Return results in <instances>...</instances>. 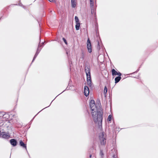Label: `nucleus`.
Masks as SVG:
<instances>
[{
	"instance_id": "obj_32",
	"label": "nucleus",
	"mask_w": 158,
	"mask_h": 158,
	"mask_svg": "<svg viewBox=\"0 0 158 158\" xmlns=\"http://www.w3.org/2000/svg\"><path fill=\"white\" fill-rule=\"evenodd\" d=\"M57 97V96H56V97H55V98L52 101V102H51V103H52V102L55 99V98H56V97Z\"/></svg>"
},
{
	"instance_id": "obj_8",
	"label": "nucleus",
	"mask_w": 158,
	"mask_h": 158,
	"mask_svg": "<svg viewBox=\"0 0 158 158\" xmlns=\"http://www.w3.org/2000/svg\"><path fill=\"white\" fill-rule=\"evenodd\" d=\"M2 133L0 134V136H1L2 135V137L3 138L6 139H9L10 137V135L7 133L6 134L5 132H2Z\"/></svg>"
},
{
	"instance_id": "obj_39",
	"label": "nucleus",
	"mask_w": 158,
	"mask_h": 158,
	"mask_svg": "<svg viewBox=\"0 0 158 158\" xmlns=\"http://www.w3.org/2000/svg\"><path fill=\"white\" fill-rule=\"evenodd\" d=\"M99 45V42H98V45Z\"/></svg>"
},
{
	"instance_id": "obj_1",
	"label": "nucleus",
	"mask_w": 158,
	"mask_h": 158,
	"mask_svg": "<svg viewBox=\"0 0 158 158\" xmlns=\"http://www.w3.org/2000/svg\"><path fill=\"white\" fill-rule=\"evenodd\" d=\"M89 107L92 112V115L93 120L95 123H98V129L101 130L102 128V121L103 118V112L102 108L97 107L95 102L93 100L89 102Z\"/></svg>"
},
{
	"instance_id": "obj_2",
	"label": "nucleus",
	"mask_w": 158,
	"mask_h": 158,
	"mask_svg": "<svg viewBox=\"0 0 158 158\" xmlns=\"http://www.w3.org/2000/svg\"><path fill=\"white\" fill-rule=\"evenodd\" d=\"M85 69L87 77V84L91 89L93 88V87L92 86V82L91 79L90 67L89 65L85 64Z\"/></svg>"
},
{
	"instance_id": "obj_14",
	"label": "nucleus",
	"mask_w": 158,
	"mask_h": 158,
	"mask_svg": "<svg viewBox=\"0 0 158 158\" xmlns=\"http://www.w3.org/2000/svg\"><path fill=\"white\" fill-rule=\"evenodd\" d=\"M91 14L93 15L94 13V15L96 19V12L95 11V10L94 9V7L93 8H91Z\"/></svg>"
},
{
	"instance_id": "obj_21",
	"label": "nucleus",
	"mask_w": 158,
	"mask_h": 158,
	"mask_svg": "<svg viewBox=\"0 0 158 158\" xmlns=\"http://www.w3.org/2000/svg\"><path fill=\"white\" fill-rule=\"evenodd\" d=\"M51 103L50 104V105L48 106H47L45 108H44V109H43L42 110H41L40 111H39L34 117V118H33V119L31 120V121H32V120L34 119V118L39 113H40V111H41L42 110H43L44 109L48 107L49 106L51 105Z\"/></svg>"
},
{
	"instance_id": "obj_28",
	"label": "nucleus",
	"mask_w": 158,
	"mask_h": 158,
	"mask_svg": "<svg viewBox=\"0 0 158 158\" xmlns=\"http://www.w3.org/2000/svg\"><path fill=\"white\" fill-rule=\"evenodd\" d=\"M48 1L50 2H53V0H48Z\"/></svg>"
},
{
	"instance_id": "obj_22",
	"label": "nucleus",
	"mask_w": 158,
	"mask_h": 158,
	"mask_svg": "<svg viewBox=\"0 0 158 158\" xmlns=\"http://www.w3.org/2000/svg\"><path fill=\"white\" fill-rule=\"evenodd\" d=\"M62 40L64 42V43H65V44H67V43L66 39L64 38L63 37L62 38Z\"/></svg>"
},
{
	"instance_id": "obj_13",
	"label": "nucleus",
	"mask_w": 158,
	"mask_h": 158,
	"mask_svg": "<svg viewBox=\"0 0 158 158\" xmlns=\"http://www.w3.org/2000/svg\"><path fill=\"white\" fill-rule=\"evenodd\" d=\"M90 4L91 8L94 7V2L93 0H90Z\"/></svg>"
},
{
	"instance_id": "obj_16",
	"label": "nucleus",
	"mask_w": 158,
	"mask_h": 158,
	"mask_svg": "<svg viewBox=\"0 0 158 158\" xmlns=\"http://www.w3.org/2000/svg\"><path fill=\"white\" fill-rule=\"evenodd\" d=\"M38 54H39L38 53H37L36 52L35 53L31 64L33 62V61H34V60H35V58H36Z\"/></svg>"
},
{
	"instance_id": "obj_6",
	"label": "nucleus",
	"mask_w": 158,
	"mask_h": 158,
	"mask_svg": "<svg viewBox=\"0 0 158 158\" xmlns=\"http://www.w3.org/2000/svg\"><path fill=\"white\" fill-rule=\"evenodd\" d=\"M84 95L87 97L89 94V87L87 86H85L84 88Z\"/></svg>"
},
{
	"instance_id": "obj_20",
	"label": "nucleus",
	"mask_w": 158,
	"mask_h": 158,
	"mask_svg": "<svg viewBox=\"0 0 158 158\" xmlns=\"http://www.w3.org/2000/svg\"><path fill=\"white\" fill-rule=\"evenodd\" d=\"M41 50V48H39V47H38V48H37V50H36V52L37 53L39 54V53H40V51Z\"/></svg>"
},
{
	"instance_id": "obj_10",
	"label": "nucleus",
	"mask_w": 158,
	"mask_h": 158,
	"mask_svg": "<svg viewBox=\"0 0 158 158\" xmlns=\"http://www.w3.org/2000/svg\"><path fill=\"white\" fill-rule=\"evenodd\" d=\"M71 6L72 8H75L76 6V2L75 0H71Z\"/></svg>"
},
{
	"instance_id": "obj_35",
	"label": "nucleus",
	"mask_w": 158,
	"mask_h": 158,
	"mask_svg": "<svg viewBox=\"0 0 158 158\" xmlns=\"http://www.w3.org/2000/svg\"><path fill=\"white\" fill-rule=\"evenodd\" d=\"M62 93V92L61 93H60V94H59V95H57V96H59V95L60 94H61V93Z\"/></svg>"
},
{
	"instance_id": "obj_37",
	"label": "nucleus",
	"mask_w": 158,
	"mask_h": 158,
	"mask_svg": "<svg viewBox=\"0 0 158 158\" xmlns=\"http://www.w3.org/2000/svg\"><path fill=\"white\" fill-rule=\"evenodd\" d=\"M62 93V92L61 93H60V94H59V95H57V96H59V95L60 94H61V93Z\"/></svg>"
},
{
	"instance_id": "obj_34",
	"label": "nucleus",
	"mask_w": 158,
	"mask_h": 158,
	"mask_svg": "<svg viewBox=\"0 0 158 158\" xmlns=\"http://www.w3.org/2000/svg\"><path fill=\"white\" fill-rule=\"evenodd\" d=\"M2 16H1V17L0 18V20H1V19H2Z\"/></svg>"
},
{
	"instance_id": "obj_7",
	"label": "nucleus",
	"mask_w": 158,
	"mask_h": 158,
	"mask_svg": "<svg viewBox=\"0 0 158 158\" xmlns=\"http://www.w3.org/2000/svg\"><path fill=\"white\" fill-rule=\"evenodd\" d=\"M111 73L112 75L113 76L118 75V76H121L122 73L120 72H117L114 69H111Z\"/></svg>"
},
{
	"instance_id": "obj_25",
	"label": "nucleus",
	"mask_w": 158,
	"mask_h": 158,
	"mask_svg": "<svg viewBox=\"0 0 158 158\" xmlns=\"http://www.w3.org/2000/svg\"><path fill=\"white\" fill-rule=\"evenodd\" d=\"M43 45H42L41 44H39V45H38V47H39V48H40V47H41Z\"/></svg>"
},
{
	"instance_id": "obj_36",
	"label": "nucleus",
	"mask_w": 158,
	"mask_h": 158,
	"mask_svg": "<svg viewBox=\"0 0 158 158\" xmlns=\"http://www.w3.org/2000/svg\"><path fill=\"white\" fill-rule=\"evenodd\" d=\"M62 93V92L61 93H60V94H59V95H57V96H59V95L60 94H61V93Z\"/></svg>"
},
{
	"instance_id": "obj_31",
	"label": "nucleus",
	"mask_w": 158,
	"mask_h": 158,
	"mask_svg": "<svg viewBox=\"0 0 158 158\" xmlns=\"http://www.w3.org/2000/svg\"><path fill=\"white\" fill-rule=\"evenodd\" d=\"M67 88H66V89H65L64 90V91H63L62 92L63 93V92L65 90H67Z\"/></svg>"
},
{
	"instance_id": "obj_18",
	"label": "nucleus",
	"mask_w": 158,
	"mask_h": 158,
	"mask_svg": "<svg viewBox=\"0 0 158 158\" xmlns=\"http://www.w3.org/2000/svg\"><path fill=\"white\" fill-rule=\"evenodd\" d=\"M112 118V116L111 114H110L107 118V120L108 121H111Z\"/></svg>"
},
{
	"instance_id": "obj_4",
	"label": "nucleus",
	"mask_w": 158,
	"mask_h": 158,
	"mask_svg": "<svg viewBox=\"0 0 158 158\" xmlns=\"http://www.w3.org/2000/svg\"><path fill=\"white\" fill-rule=\"evenodd\" d=\"M87 48L88 52L89 53H91L92 51L91 44L89 38L88 39L87 42Z\"/></svg>"
},
{
	"instance_id": "obj_30",
	"label": "nucleus",
	"mask_w": 158,
	"mask_h": 158,
	"mask_svg": "<svg viewBox=\"0 0 158 158\" xmlns=\"http://www.w3.org/2000/svg\"><path fill=\"white\" fill-rule=\"evenodd\" d=\"M44 44V42H43L42 43H41V45H43Z\"/></svg>"
},
{
	"instance_id": "obj_38",
	"label": "nucleus",
	"mask_w": 158,
	"mask_h": 158,
	"mask_svg": "<svg viewBox=\"0 0 158 158\" xmlns=\"http://www.w3.org/2000/svg\"><path fill=\"white\" fill-rule=\"evenodd\" d=\"M66 53L67 54H68V52H67Z\"/></svg>"
},
{
	"instance_id": "obj_29",
	"label": "nucleus",
	"mask_w": 158,
	"mask_h": 158,
	"mask_svg": "<svg viewBox=\"0 0 158 158\" xmlns=\"http://www.w3.org/2000/svg\"><path fill=\"white\" fill-rule=\"evenodd\" d=\"M92 155H91V154H90V155H89V158H91V157H92Z\"/></svg>"
},
{
	"instance_id": "obj_11",
	"label": "nucleus",
	"mask_w": 158,
	"mask_h": 158,
	"mask_svg": "<svg viewBox=\"0 0 158 158\" xmlns=\"http://www.w3.org/2000/svg\"><path fill=\"white\" fill-rule=\"evenodd\" d=\"M121 79V76L116 77L115 78V83L116 84Z\"/></svg>"
},
{
	"instance_id": "obj_12",
	"label": "nucleus",
	"mask_w": 158,
	"mask_h": 158,
	"mask_svg": "<svg viewBox=\"0 0 158 158\" xmlns=\"http://www.w3.org/2000/svg\"><path fill=\"white\" fill-rule=\"evenodd\" d=\"M80 26V23H76L75 28L76 30H78L79 29Z\"/></svg>"
},
{
	"instance_id": "obj_5",
	"label": "nucleus",
	"mask_w": 158,
	"mask_h": 158,
	"mask_svg": "<svg viewBox=\"0 0 158 158\" xmlns=\"http://www.w3.org/2000/svg\"><path fill=\"white\" fill-rule=\"evenodd\" d=\"M9 142L10 144L13 146H16L18 144V142L16 139H10Z\"/></svg>"
},
{
	"instance_id": "obj_9",
	"label": "nucleus",
	"mask_w": 158,
	"mask_h": 158,
	"mask_svg": "<svg viewBox=\"0 0 158 158\" xmlns=\"http://www.w3.org/2000/svg\"><path fill=\"white\" fill-rule=\"evenodd\" d=\"M19 144L20 146L23 148H25L27 150L26 144L22 140L19 141Z\"/></svg>"
},
{
	"instance_id": "obj_26",
	"label": "nucleus",
	"mask_w": 158,
	"mask_h": 158,
	"mask_svg": "<svg viewBox=\"0 0 158 158\" xmlns=\"http://www.w3.org/2000/svg\"><path fill=\"white\" fill-rule=\"evenodd\" d=\"M112 156L113 158H116L114 154Z\"/></svg>"
},
{
	"instance_id": "obj_17",
	"label": "nucleus",
	"mask_w": 158,
	"mask_h": 158,
	"mask_svg": "<svg viewBox=\"0 0 158 158\" xmlns=\"http://www.w3.org/2000/svg\"><path fill=\"white\" fill-rule=\"evenodd\" d=\"M75 20L76 23H80L79 20L77 16H75Z\"/></svg>"
},
{
	"instance_id": "obj_24",
	"label": "nucleus",
	"mask_w": 158,
	"mask_h": 158,
	"mask_svg": "<svg viewBox=\"0 0 158 158\" xmlns=\"http://www.w3.org/2000/svg\"><path fill=\"white\" fill-rule=\"evenodd\" d=\"M139 69H137V70L136 71L134 72L133 73H130V74H132L136 73L139 71Z\"/></svg>"
},
{
	"instance_id": "obj_15",
	"label": "nucleus",
	"mask_w": 158,
	"mask_h": 158,
	"mask_svg": "<svg viewBox=\"0 0 158 158\" xmlns=\"http://www.w3.org/2000/svg\"><path fill=\"white\" fill-rule=\"evenodd\" d=\"M107 92V89L106 86H105L104 87V94L106 95V93Z\"/></svg>"
},
{
	"instance_id": "obj_23",
	"label": "nucleus",
	"mask_w": 158,
	"mask_h": 158,
	"mask_svg": "<svg viewBox=\"0 0 158 158\" xmlns=\"http://www.w3.org/2000/svg\"><path fill=\"white\" fill-rule=\"evenodd\" d=\"M82 59H84V54L83 53V52L82 51L81 52V58Z\"/></svg>"
},
{
	"instance_id": "obj_33",
	"label": "nucleus",
	"mask_w": 158,
	"mask_h": 158,
	"mask_svg": "<svg viewBox=\"0 0 158 158\" xmlns=\"http://www.w3.org/2000/svg\"><path fill=\"white\" fill-rule=\"evenodd\" d=\"M57 97V96H56V97H55V98L52 101V102H51V103H52V102L55 99V98H56V97Z\"/></svg>"
},
{
	"instance_id": "obj_19",
	"label": "nucleus",
	"mask_w": 158,
	"mask_h": 158,
	"mask_svg": "<svg viewBox=\"0 0 158 158\" xmlns=\"http://www.w3.org/2000/svg\"><path fill=\"white\" fill-rule=\"evenodd\" d=\"M100 155L102 158L104 156V153L103 152V151L102 150H100Z\"/></svg>"
},
{
	"instance_id": "obj_27",
	"label": "nucleus",
	"mask_w": 158,
	"mask_h": 158,
	"mask_svg": "<svg viewBox=\"0 0 158 158\" xmlns=\"http://www.w3.org/2000/svg\"><path fill=\"white\" fill-rule=\"evenodd\" d=\"M19 5L20 6H22L23 5L21 3H19Z\"/></svg>"
},
{
	"instance_id": "obj_3",
	"label": "nucleus",
	"mask_w": 158,
	"mask_h": 158,
	"mask_svg": "<svg viewBox=\"0 0 158 158\" xmlns=\"http://www.w3.org/2000/svg\"><path fill=\"white\" fill-rule=\"evenodd\" d=\"M100 142L101 145H105L106 143V136L104 135V132H102L99 135Z\"/></svg>"
}]
</instances>
